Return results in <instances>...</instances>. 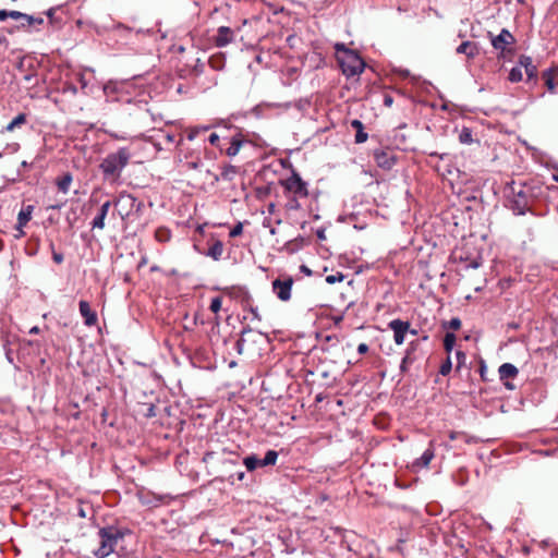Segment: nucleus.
<instances>
[{
    "instance_id": "nucleus-14",
    "label": "nucleus",
    "mask_w": 558,
    "mask_h": 558,
    "mask_svg": "<svg viewBox=\"0 0 558 558\" xmlns=\"http://www.w3.org/2000/svg\"><path fill=\"white\" fill-rule=\"evenodd\" d=\"M234 32L228 26H220L215 36V45L219 48L226 47L233 41Z\"/></svg>"
},
{
    "instance_id": "nucleus-46",
    "label": "nucleus",
    "mask_w": 558,
    "mask_h": 558,
    "mask_svg": "<svg viewBox=\"0 0 558 558\" xmlns=\"http://www.w3.org/2000/svg\"><path fill=\"white\" fill-rule=\"evenodd\" d=\"M215 456H216V452L207 451V452L204 453L203 461L205 463H208V462H210L215 458Z\"/></svg>"
},
{
    "instance_id": "nucleus-20",
    "label": "nucleus",
    "mask_w": 558,
    "mask_h": 558,
    "mask_svg": "<svg viewBox=\"0 0 558 558\" xmlns=\"http://www.w3.org/2000/svg\"><path fill=\"white\" fill-rule=\"evenodd\" d=\"M33 209H34V206L32 205H28L26 206L25 208H23L20 213H19V216H17V226L16 228L19 230H22L23 227H25L28 221L31 220L32 218V213H33ZM22 234H24L23 231H21Z\"/></svg>"
},
{
    "instance_id": "nucleus-51",
    "label": "nucleus",
    "mask_w": 558,
    "mask_h": 558,
    "mask_svg": "<svg viewBox=\"0 0 558 558\" xmlns=\"http://www.w3.org/2000/svg\"><path fill=\"white\" fill-rule=\"evenodd\" d=\"M199 130L198 129H195V130H192L189 134H187V140L189 141H193L197 134H198Z\"/></svg>"
},
{
    "instance_id": "nucleus-43",
    "label": "nucleus",
    "mask_w": 558,
    "mask_h": 558,
    "mask_svg": "<svg viewBox=\"0 0 558 558\" xmlns=\"http://www.w3.org/2000/svg\"><path fill=\"white\" fill-rule=\"evenodd\" d=\"M50 248L52 250V259H53V262L57 263V264H61L63 262V259H64L63 254L62 253H58V252L54 251V245H53L52 242L50 243Z\"/></svg>"
},
{
    "instance_id": "nucleus-29",
    "label": "nucleus",
    "mask_w": 558,
    "mask_h": 558,
    "mask_svg": "<svg viewBox=\"0 0 558 558\" xmlns=\"http://www.w3.org/2000/svg\"><path fill=\"white\" fill-rule=\"evenodd\" d=\"M155 238L158 242L160 243H166L168 241H170L171 239V232L168 228L166 227H159L156 231H155Z\"/></svg>"
},
{
    "instance_id": "nucleus-37",
    "label": "nucleus",
    "mask_w": 558,
    "mask_h": 558,
    "mask_svg": "<svg viewBox=\"0 0 558 558\" xmlns=\"http://www.w3.org/2000/svg\"><path fill=\"white\" fill-rule=\"evenodd\" d=\"M221 305H222V298L215 296L211 299L209 308L211 312L218 313L221 310Z\"/></svg>"
},
{
    "instance_id": "nucleus-23",
    "label": "nucleus",
    "mask_w": 558,
    "mask_h": 558,
    "mask_svg": "<svg viewBox=\"0 0 558 558\" xmlns=\"http://www.w3.org/2000/svg\"><path fill=\"white\" fill-rule=\"evenodd\" d=\"M243 143H244V141L242 140L241 134L233 136L230 141V146L226 150V154L229 157H234L239 153Z\"/></svg>"
},
{
    "instance_id": "nucleus-62",
    "label": "nucleus",
    "mask_w": 558,
    "mask_h": 558,
    "mask_svg": "<svg viewBox=\"0 0 558 558\" xmlns=\"http://www.w3.org/2000/svg\"><path fill=\"white\" fill-rule=\"evenodd\" d=\"M34 76H35V74L29 73V74H26V75L24 76V80H25L26 82H31V81L33 80V77H34Z\"/></svg>"
},
{
    "instance_id": "nucleus-18",
    "label": "nucleus",
    "mask_w": 558,
    "mask_h": 558,
    "mask_svg": "<svg viewBox=\"0 0 558 558\" xmlns=\"http://www.w3.org/2000/svg\"><path fill=\"white\" fill-rule=\"evenodd\" d=\"M498 373H499L500 379L506 380L509 378H515L519 374V371L513 364L504 363L500 365Z\"/></svg>"
},
{
    "instance_id": "nucleus-13",
    "label": "nucleus",
    "mask_w": 558,
    "mask_h": 558,
    "mask_svg": "<svg viewBox=\"0 0 558 558\" xmlns=\"http://www.w3.org/2000/svg\"><path fill=\"white\" fill-rule=\"evenodd\" d=\"M420 340H414L409 343V347L403 356L404 364H413L423 357V351L420 348Z\"/></svg>"
},
{
    "instance_id": "nucleus-59",
    "label": "nucleus",
    "mask_w": 558,
    "mask_h": 558,
    "mask_svg": "<svg viewBox=\"0 0 558 558\" xmlns=\"http://www.w3.org/2000/svg\"><path fill=\"white\" fill-rule=\"evenodd\" d=\"M40 329L38 326H34L29 329V333L31 335H36V333H39Z\"/></svg>"
},
{
    "instance_id": "nucleus-25",
    "label": "nucleus",
    "mask_w": 558,
    "mask_h": 558,
    "mask_svg": "<svg viewBox=\"0 0 558 558\" xmlns=\"http://www.w3.org/2000/svg\"><path fill=\"white\" fill-rule=\"evenodd\" d=\"M260 459H258L255 454L247 456L243 459V464L248 472H253L257 468H260Z\"/></svg>"
},
{
    "instance_id": "nucleus-40",
    "label": "nucleus",
    "mask_w": 558,
    "mask_h": 558,
    "mask_svg": "<svg viewBox=\"0 0 558 558\" xmlns=\"http://www.w3.org/2000/svg\"><path fill=\"white\" fill-rule=\"evenodd\" d=\"M243 232V223L242 222H238L230 231L229 235L230 238H236L239 235H241Z\"/></svg>"
},
{
    "instance_id": "nucleus-2",
    "label": "nucleus",
    "mask_w": 558,
    "mask_h": 558,
    "mask_svg": "<svg viewBox=\"0 0 558 558\" xmlns=\"http://www.w3.org/2000/svg\"><path fill=\"white\" fill-rule=\"evenodd\" d=\"M130 158L131 153L126 147H121L118 151L108 154L99 165V169L105 179H119L122 170L128 166Z\"/></svg>"
},
{
    "instance_id": "nucleus-10",
    "label": "nucleus",
    "mask_w": 558,
    "mask_h": 558,
    "mask_svg": "<svg viewBox=\"0 0 558 558\" xmlns=\"http://www.w3.org/2000/svg\"><path fill=\"white\" fill-rule=\"evenodd\" d=\"M8 17L20 21L22 27L31 26L35 22V17L33 15H28L15 10H0V21H5Z\"/></svg>"
},
{
    "instance_id": "nucleus-15",
    "label": "nucleus",
    "mask_w": 558,
    "mask_h": 558,
    "mask_svg": "<svg viewBox=\"0 0 558 558\" xmlns=\"http://www.w3.org/2000/svg\"><path fill=\"white\" fill-rule=\"evenodd\" d=\"M456 52L458 54H465L468 59H474L478 54V44L465 40L457 47Z\"/></svg>"
},
{
    "instance_id": "nucleus-17",
    "label": "nucleus",
    "mask_w": 558,
    "mask_h": 558,
    "mask_svg": "<svg viewBox=\"0 0 558 558\" xmlns=\"http://www.w3.org/2000/svg\"><path fill=\"white\" fill-rule=\"evenodd\" d=\"M121 203L125 204L130 208V210L135 209L136 213H140L144 207V203L142 201H138L131 194H121L116 205H119Z\"/></svg>"
},
{
    "instance_id": "nucleus-30",
    "label": "nucleus",
    "mask_w": 558,
    "mask_h": 558,
    "mask_svg": "<svg viewBox=\"0 0 558 558\" xmlns=\"http://www.w3.org/2000/svg\"><path fill=\"white\" fill-rule=\"evenodd\" d=\"M120 87H121L120 83L109 81L104 86V93L109 98V97H112L114 94L119 93Z\"/></svg>"
},
{
    "instance_id": "nucleus-52",
    "label": "nucleus",
    "mask_w": 558,
    "mask_h": 558,
    "mask_svg": "<svg viewBox=\"0 0 558 558\" xmlns=\"http://www.w3.org/2000/svg\"><path fill=\"white\" fill-rule=\"evenodd\" d=\"M462 435H464V434L460 433V432L452 430L449 433V438H450V440H456L459 436H462Z\"/></svg>"
},
{
    "instance_id": "nucleus-61",
    "label": "nucleus",
    "mask_w": 558,
    "mask_h": 558,
    "mask_svg": "<svg viewBox=\"0 0 558 558\" xmlns=\"http://www.w3.org/2000/svg\"><path fill=\"white\" fill-rule=\"evenodd\" d=\"M263 226H264L265 228H271V226H270V219H269V218H265V219L263 220Z\"/></svg>"
},
{
    "instance_id": "nucleus-9",
    "label": "nucleus",
    "mask_w": 558,
    "mask_h": 558,
    "mask_svg": "<svg viewBox=\"0 0 558 558\" xmlns=\"http://www.w3.org/2000/svg\"><path fill=\"white\" fill-rule=\"evenodd\" d=\"M388 327L393 331V340L397 344H402L404 342V338L410 328V323L405 320H401L399 318L392 319Z\"/></svg>"
},
{
    "instance_id": "nucleus-16",
    "label": "nucleus",
    "mask_w": 558,
    "mask_h": 558,
    "mask_svg": "<svg viewBox=\"0 0 558 558\" xmlns=\"http://www.w3.org/2000/svg\"><path fill=\"white\" fill-rule=\"evenodd\" d=\"M111 206V202L107 201L105 202L100 208L98 214L95 216V218L92 221V229H99L102 230L105 228V219L109 213Z\"/></svg>"
},
{
    "instance_id": "nucleus-22",
    "label": "nucleus",
    "mask_w": 558,
    "mask_h": 558,
    "mask_svg": "<svg viewBox=\"0 0 558 558\" xmlns=\"http://www.w3.org/2000/svg\"><path fill=\"white\" fill-rule=\"evenodd\" d=\"M223 253V243L220 240H216L208 248L206 255L211 257L214 260H219Z\"/></svg>"
},
{
    "instance_id": "nucleus-32",
    "label": "nucleus",
    "mask_w": 558,
    "mask_h": 558,
    "mask_svg": "<svg viewBox=\"0 0 558 558\" xmlns=\"http://www.w3.org/2000/svg\"><path fill=\"white\" fill-rule=\"evenodd\" d=\"M456 344V336L452 332H447L444 338V349L449 354Z\"/></svg>"
},
{
    "instance_id": "nucleus-58",
    "label": "nucleus",
    "mask_w": 558,
    "mask_h": 558,
    "mask_svg": "<svg viewBox=\"0 0 558 558\" xmlns=\"http://www.w3.org/2000/svg\"><path fill=\"white\" fill-rule=\"evenodd\" d=\"M269 214H274L276 211V205L270 203L267 207Z\"/></svg>"
},
{
    "instance_id": "nucleus-11",
    "label": "nucleus",
    "mask_w": 558,
    "mask_h": 558,
    "mask_svg": "<svg viewBox=\"0 0 558 558\" xmlns=\"http://www.w3.org/2000/svg\"><path fill=\"white\" fill-rule=\"evenodd\" d=\"M80 314L84 318V324L88 327L95 326L97 324L98 317L97 313L92 310L89 303L85 300H81L78 303Z\"/></svg>"
},
{
    "instance_id": "nucleus-39",
    "label": "nucleus",
    "mask_w": 558,
    "mask_h": 558,
    "mask_svg": "<svg viewBox=\"0 0 558 558\" xmlns=\"http://www.w3.org/2000/svg\"><path fill=\"white\" fill-rule=\"evenodd\" d=\"M62 93L63 94L70 93L73 96H75L77 94V87L73 83L66 82L62 86Z\"/></svg>"
},
{
    "instance_id": "nucleus-6",
    "label": "nucleus",
    "mask_w": 558,
    "mask_h": 558,
    "mask_svg": "<svg viewBox=\"0 0 558 558\" xmlns=\"http://www.w3.org/2000/svg\"><path fill=\"white\" fill-rule=\"evenodd\" d=\"M281 185L296 198L307 197L310 195L307 182L301 178L300 173L295 169H292L289 178L281 181Z\"/></svg>"
},
{
    "instance_id": "nucleus-35",
    "label": "nucleus",
    "mask_w": 558,
    "mask_h": 558,
    "mask_svg": "<svg viewBox=\"0 0 558 558\" xmlns=\"http://www.w3.org/2000/svg\"><path fill=\"white\" fill-rule=\"evenodd\" d=\"M452 369V362L450 356L448 355L447 359L441 363L439 368V374L442 376H447Z\"/></svg>"
},
{
    "instance_id": "nucleus-45",
    "label": "nucleus",
    "mask_w": 558,
    "mask_h": 558,
    "mask_svg": "<svg viewBox=\"0 0 558 558\" xmlns=\"http://www.w3.org/2000/svg\"><path fill=\"white\" fill-rule=\"evenodd\" d=\"M220 138H219V135L216 134V133H211L208 137V142L214 145V146H217L218 143H219Z\"/></svg>"
},
{
    "instance_id": "nucleus-5",
    "label": "nucleus",
    "mask_w": 558,
    "mask_h": 558,
    "mask_svg": "<svg viewBox=\"0 0 558 558\" xmlns=\"http://www.w3.org/2000/svg\"><path fill=\"white\" fill-rule=\"evenodd\" d=\"M488 36L492 46L499 51L500 57L505 58L507 54L513 53L512 47L515 44V38L507 28H502L497 36L492 33H488Z\"/></svg>"
},
{
    "instance_id": "nucleus-56",
    "label": "nucleus",
    "mask_w": 558,
    "mask_h": 558,
    "mask_svg": "<svg viewBox=\"0 0 558 558\" xmlns=\"http://www.w3.org/2000/svg\"><path fill=\"white\" fill-rule=\"evenodd\" d=\"M250 311H251V313L254 315V317H255L256 319L260 320V316H259V314H258L257 308H255V307H251V308H250Z\"/></svg>"
},
{
    "instance_id": "nucleus-42",
    "label": "nucleus",
    "mask_w": 558,
    "mask_h": 558,
    "mask_svg": "<svg viewBox=\"0 0 558 558\" xmlns=\"http://www.w3.org/2000/svg\"><path fill=\"white\" fill-rule=\"evenodd\" d=\"M287 207L288 209L290 210H299L301 209V204L299 202V198H296L295 196L292 197L291 199H289L288 204H287Z\"/></svg>"
},
{
    "instance_id": "nucleus-60",
    "label": "nucleus",
    "mask_w": 558,
    "mask_h": 558,
    "mask_svg": "<svg viewBox=\"0 0 558 558\" xmlns=\"http://www.w3.org/2000/svg\"><path fill=\"white\" fill-rule=\"evenodd\" d=\"M166 140L169 142V143H174L175 141V136L173 134H167L166 135Z\"/></svg>"
},
{
    "instance_id": "nucleus-48",
    "label": "nucleus",
    "mask_w": 558,
    "mask_h": 558,
    "mask_svg": "<svg viewBox=\"0 0 558 558\" xmlns=\"http://www.w3.org/2000/svg\"><path fill=\"white\" fill-rule=\"evenodd\" d=\"M357 352H359L360 354H365V353H367V352H368V345H367L366 343H360V344L357 345Z\"/></svg>"
},
{
    "instance_id": "nucleus-28",
    "label": "nucleus",
    "mask_w": 558,
    "mask_h": 558,
    "mask_svg": "<svg viewBox=\"0 0 558 558\" xmlns=\"http://www.w3.org/2000/svg\"><path fill=\"white\" fill-rule=\"evenodd\" d=\"M236 173H238V168L235 166L226 165L222 168L220 178L225 181H231Z\"/></svg>"
},
{
    "instance_id": "nucleus-53",
    "label": "nucleus",
    "mask_w": 558,
    "mask_h": 558,
    "mask_svg": "<svg viewBox=\"0 0 558 558\" xmlns=\"http://www.w3.org/2000/svg\"><path fill=\"white\" fill-rule=\"evenodd\" d=\"M411 366V364H404V360L402 359L401 361V364H400V371L401 373H405L408 372L409 367Z\"/></svg>"
},
{
    "instance_id": "nucleus-34",
    "label": "nucleus",
    "mask_w": 558,
    "mask_h": 558,
    "mask_svg": "<svg viewBox=\"0 0 558 558\" xmlns=\"http://www.w3.org/2000/svg\"><path fill=\"white\" fill-rule=\"evenodd\" d=\"M459 141L462 144H471L473 142L471 129L463 128L459 134Z\"/></svg>"
},
{
    "instance_id": "nucleus-12",
    "label": "nucleus",
    "mask_w": 558,
    "mask_h": 558,
    "mask_svg": "<svg viewBox=\"0 0 558 558\" xmlns=\"http://www.w3.org/2000/svg\"><path fill=\"white\" fill-rule=\"evenodd\" d=\"M518 63L521 66V69H524L527 82L537 81V66L533 64L531 57L522 54L520 56Z\"/></svg>"
},
{
    "instance_id": "nucleus-47",
    "label": "nucleus",
    "mask_w": 558,
    "mask_h": 558,
    "mask_svg": "<svg viewBox=\"0 0 558 558\" xmlns=\"http://www.w3.org/2000/svg\"><path fill=\"white\" fill-rule=\"evenodd\" d=\"M392 104H393V98H392V96H391V95H389V94H386V95L384 96V105H385L386 107H391V106H392Z\"/></svg>"
},
{
    "instance_id": "nucleus-36",
    "label": "nucleus",
    "mask_w": 558,
    "mask_h": 558,
    "mask_svg": "<svg viewBox=\"0 0 558 558\" xmlns=\"http://www.w3.org/2000/svg\"><path fill=\"white\" fill-rule=\"evenodd\" d=\"M245 478V472L242 471V470H239L236 471L235 473L233 474H229L227 477H226V481L231 483V484H234L235 481H243Z\"/></svg>"
},
{
    "instance_id": "nucleus-44",
    "label": "nucleus",
    "mask_w": 558,
    "mask_h": 558,
    "mask_svg": "<svg viewBox=\"0 0 558 558\" xmlns=\"http://www.w3.org/2000/svg\"><path fill=\"white\" fill-rule=\"evenodd\" d=\"M335 49H336V58L339 54H345V51H352V49L345 47V45L341 44V43L336 44Z\"/></svg>"
},
{
    "instance_id": "nucleus-41",
    "label": "nucleus",
    "mask_w": 558,
    "mask_h": 558,
    "mask_svg": "<svg viewBox=\"0 0 558 558\" xmlns=\"http://www.w3.org/2000/svg\"><path fill=\"white\" fill-rule=\"evenodd\" d=\"M446 327L452 330H458L461 327V319L458 317H453L448 323H446Z\"/></svg>"
},
{
    "instance_id": "nucleus-55",
    "label": "nucleus",
    "mask_w": 558,
    "mask_h": 558,
    "mask_svg": "<svg viewBox=\"0 0 558 558\" xmlns=\"http://www.w3.org/2000/svg\"><path fill=\"white\" fill-rule=\"evenodd\" d=\"M203 66L204 64L201 63L199 59L196 60V66H195V70H197V73H202L203 72Z\"/></svg>"
},
{
    "instance_id": "nucleus-38",
    "label": "nucleus",
    "mask_w": 558,
    "mask_h": 558,
    "mask_svg": "<svg viewBox=\"0 0 558 558\" xmlns=\"http://www.w3.org/2000/svg\"><path fill=\"white\" fill-rule=\"evenodd\" d=\"M344 279V275L342 272H337L335 275H329L326 277V282L329 284H335L336 282H341Z\"/></svg>"
},
{
    "instance_id": "nucleus-21",
    "label": "nucleus",
    "mask_w": 558,
    "mask_h": 558,
    "mask_svg": "<svg viewBox=\"0 0 558 558\" xmlns=\"http://www.w3.org/2000/svg\"><path fill=\"white\" fill-rule=\"evenodd\" d=\"M435 452L433 448V444H429V447L422 453V456L415 460L414 465L426 468L430 463V461L434 459Z\"/></svg>"
},
{
    "instance_id": "nucleus-8",
    "label": "nucleus",
    "mask_w": 558,
    "mask_h": 558,
    "mask_svg": "<svg viewBox=\"0 0 558 558\" xmlns=\"http://www.w3.org/2000/svg\"><path fill=\"white\" fill-rule=\"evenodd\" d=\"M271 286L274 293L280 301L287 302L291 299V290L293 286L292 277L288 276L283 280L277 278L272 281Z\"/></svg>"
},
{
    "instance_id": "nucleus-50",
    "label": "nucleus",
    "mask_w": 558,
    "mask_h": 558,
    "mask_svg": "<svg viewBox=\"0 0 558 558\" xmlns=\"http://www.w3.org/2000/svg\"><path fill=\"white\" fill-rule=\"evenodd\" d=\"M316 235H317L318 240H320V241L326 240V231H325V229L324 228L318 229L316 231Z\"/></svg>"
},
{
    "instance_id": "nucleus-64",
    "label": "nucleus",
    "mask_w": 558,
    "mask_h": 558,
    "mask_svg": "<svg viewBox=\"0 0 558 558\" xmlns=\"http://www.w3.org/2000/svg\"><path fill=\"white\" fill-rule=\"evenodd\" d=\"M154 415H155V413H154V405H150L149 410H148L147 416H154Z\"/></svg>"
},
{
    "instance_id": "nucleus-57",
    "label": "nucleus",
    "mask_w": 558,
    "mask_h": 558,
    "mask_svg": "<svg viewBox=\"0 0 558 558\" xmlns=\"http://www.w3.org/2000/svg\"><path fill=\"white\" fill-rule=\"evenodd\" d=\"M457 359H458V362L459 364L461 363V360H464L465 359V354L462 352V351H458L457 352Z\"/></svg>"
},
{
    "instance_id": "nucleus-26",
    "label": "nucleus",
    "mask_w": 558,
    "mask_h": 558,
    "mask_svg": "<svg viewBox=\"0 0 558 558\" xmlns=\"http://www.w3.org/2000/svg\"><path fill=\"white\" fill-rule=\"evenodd\" d=\"M278 452L276 450H268L264 457V459H260V468L275 465L278 459Z\"/></svg>"
},
{
    "instance_id": "nucleus-19",
    "label": "nucleus",
    "mask_w": 558,
    "mask_h": 558,
    "mask_svg": "<svg viewBox=\"0 0 558 558\" xmlns=\"http://www.w3.org/2000/svg\"><path fill=\"white\" fill-rule=\"evenodd\" d=\"M351 126L356 131L355 133V143L362 144L367 141V133L364 131V124L362 121L354 119L351 121Z\"/></svg>"
},
{
    "instance_id": "nucleus-54",
    "label": "nucleus",
    "mask_w": 558,
    "mask_h": 558,
    "mask_svg": "<svg viewBox=\"0 0 558 558\" xmlns=\"http://www.w3.org/2000/svg\"><path fill=\"white\" fill-rule=\"evenodd\" d=\"M504 381V385L505 387L508 389V390H513L515 388V386L511 383V381H508L507 379L506 380H502Z\"/></svg>"
},
{
    "instance_id": "nucleus-27",
    "label": "nucleus",
    "mask_w": 558,
    "mask_h": 558,
    "mask_svg": "<svg viewBox=\"0 0 558 558\" xmlns=\"http://www.w3.org/2000/svg\"><path fill=\"white\" fill-rule=\"evenodd\" d=\"M27 116L25 113H19L7 126V132H12L15 128H19L26 123Z\"/></svg>"
},
{
    "instance_id": "nucleus-3",
    "label": "nucleus",
    "mask_w": 558,
    "mask_h": 558,
    "mask_svg": "<svg viewBox=\"0 0 558 558\" xmlns=\"http://www.w3.org/2000/svg\"><path fill=\"white\" fill-rule=\"evenodd\" d=\"M125 532L126 531L114 525H108L99 529V545L98 548L93 551L94 555L97 558H106L111 555L118 546V543L123 539Z\"/></svg>"
},
{
    "instance_id": "nucleus-31",
    "label": "nucleus",
    "mask_w": 558,
    "mask_h": 558,
    "mask_svg": "<svg viewBox=\"0 0 558 558\" xmlns=\"http://www.w3.org/2000/svg\"><path fill=\"white\" fill-rule=\"evenodd\" d=\"M71 182H72V175L70 173H66L58 180V182H57L58 189L62 193H68Z\"/></svg>"
},
{
    "instance_id": "nucleus-33",
    "label": "nucleus",
    "mask_w": 558,
    "mask_h": 558,
    "mask_svg": "<svg viewBox=\"0 0 558 558\" xmlns=\"http://www.w3.org/2000/svg\"><path fill=\"white\" fill-rule=\"evenodd\" d=\"M522 77H523V73H522V69L520 65L514 66L510 70L509 76H508L510 82L518 83V82L522 81Z\"/></svg>"
},
{
    "instance_id": "nucleus-1",
    "label": "nucleus",
    "mask_w": 558,
    "mask_h": 558,
    "mask_svg": "<svg viewBox=\"0 0 558 558\" xmlns=\"http://www.w3.org/2000/svg\"><path fill=\"white\" fill-rule=\"evenodd\" d=\"M525 187V183L517 184L514 181H511L505 187V196L509 203L508 207L514 215L534 214L529 206L532 194Z\"/></svg>"
},
{
    "instance_id": "nucleus-4",
    "label": "nucleus",
    "mask_w": 558,
    "mask_h": 558,
    "mask_svg": "<svg viewBox=\"0 0 558 558\" xmlns=\"http://www.w3.org/2000/svg\"><path fill=\"white\" fill-rule=\"evenodd\" d=\"M337 61L347 77L361 74L365 68L364 60L355 50L345 51V54H339Z\"/></svg>"
},
{
    "instance_id": "nucleus-49",
    "label": "nucleus",
    "mask_w": 558,
    "mask_h": 558,
    "mask_svg": "<svg viewBox=\"0 0 558 558\" xmlns=\"http://www.w3.org/2000/svg\"><path fill=\"white\" fill-rule=\"evenodd\" d=\"M4 349H5V356H7V360H8L10 363H13L12 351H11V349H8V341L4 343Z\"/></svg>"
},
{
    "instance_id": "nucleus-63",
    "label": "nucleus",
    "mask_w": 558,
    "mask_h": 558,
    "mask_svg": "<svg viewBox=\"0 0 558 558\" xmlns=\"http://www.w3.org/2000/svg\"><path fill=\"white\" fill-rule=\"evenodd\" d=\"M301 270H302L303 272L307 274V275H311V274H312V271H311V270H310L305 265H302V266H301Z\"/></svg>"
},
{
    "instance_id": "nucleus-24",
    "label": "nucleus",
    "mask_w": 558,
    "mask_h": 558,
    "mask_svg": "<svg viewBox=\"0 0 558 558\" xmlns=\"http://www.w3.org/2000/svg\"><path fill=\"white\" fill-rule=\"evenodd\" d=\"M543 80L545 82V85L547 86L548 90L550 93H556V84H555V81H554V70L553 69H547L543 72Z\"/></svg>"
},
{
    "instance_id": "nucleus-7",
    "label": "nucleus",
    "mask_w": 558,
    "mask_h": 558,
    "mask_svg": "<svg viewBox=\"0 0 558 558\" xmlns=\"http://www.w3.org/2000/svg\"><path fill=\"white\" fill-rule=\"evenodd\" d=\"M373 157L377 166L384 170H390L398 160V156L389 147L375 149Z\"/></svg>"
}]
</instances>
